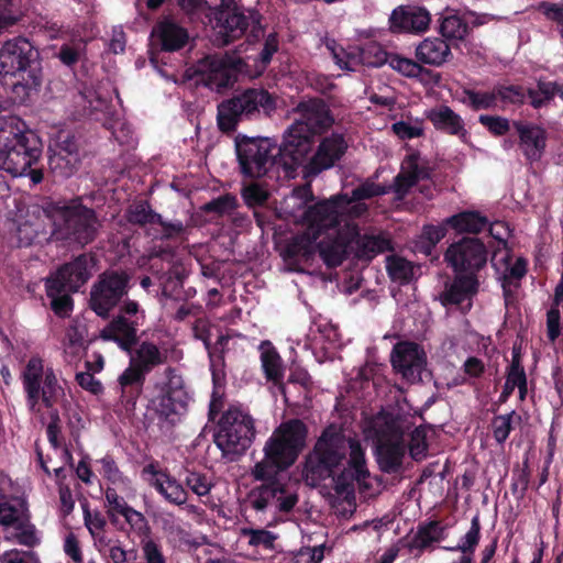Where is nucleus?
I'll use <instances>...</instances> for the list:
<instances>
[{
	"instance_id": "1",
	"label": "nucleus",
	"mask_w": 563,
	"mask_h": 563,
	"mask_svg": "<svg viewBox=\"0 0 563 563\" xmlns=\"http://www.w3.org/2000/svg\"><path fill=\"white\" fill-rule=\"evenodd\" d=\"M313 199L309 185L298 187L285 197L277 207L280 218L301 223L303 232L297 238V245L305 254L318 249L319 254L328 266H338L344 261L346 238L338 240L339 212L342 197H330L308 206Z\"/></svg>"
},
{
	"instance_id": "2",
	"label": "nucleus",
	"mask_w": 563,
	"mask_h": 563,
	"mask_svg": "<svg viewBox=\"0 0 563 563\" xmlns=\"http://www.w3.org/2000/svg\"><path fill=\"white\" fill-rule=\"evenodd\" d=\"M368 471L358 441L344 435L335 426L327 428L307 456L302 476L310 486L333 476L335 492L353 497L354 482L362 483Z\"/></svg>"
},
{
	"instance_id": "3",
	"label": "nucleus",
	"mask_w": 563,
	"mask_h": 563,
	"mask_svg": "<svg viewBox=\"0 0 563 563\" xmlns=\"http://www.w3.org/2000/svg\"><path fill=\"white\" fill-rule=\"evenodd\" d=\"M42 146L37 136L14 115H0V169L13 177L43 180Z\"/></svg>"
},
{
	"instance_id": "4",
	"label": "nucleus",
	"mask_w": 563,
	"mask_h": 563,
	"mask_svg": "<svg viewBox=\"0 0 563 563\" xmlns=\"http://www.w3.org/2000/svg\"><path fill=\"white\" fill-rule=\"evenodd\" d=\"M41 81L38 52L31 42L22 37L7 41L0 48V82L11 89L14 102L27 101Z\"/></svg>"
},
{
	"instance_id": "5",
	"label": "nucleus",
	"mask_w": 563,
	"mask_h": 563,
	"mask_svg": "<svg viewBox=\"0 0 563 563\" xmlns=\"http://www.w3.org/2000/svg\"><path fill=\"white\" fill-rule=\"evenodd\" d=\"M308 430L299 419L282 422L266 440L264 459L256 463L252 474L258 481H266L289 468L306 446Z\"/></svg>"
},
{
	"instance_id": "6",
	"label": "nucleus",
	"mask_w": 563,
	"mask_h": 563,
	"mask_svg": "<svg viewBox=\"0 0 563 563\" xmlns=\"http://www.w3.org/2000/svg\"><path fill=\"white\" fill-rule=\"evenodd\" d=\"M299 119L287 130L282 152L294 164H301L311 151L310 135L332 123L327 106L320 100H309L298 106Z\"/></svg>"
},
{
	"instance_id": "7",
	"label": "nucleus",
	"mask_w": 563,
	"mask_h": 563,
	"mask_svg": "<svg viewBox=\"0 0 563 563\" xmlns=\"http://www.w3.org/2000/svg\"><path fill=\"white\" fill-rule=\"evenodd\" d=\"M207 19L219 45L238 40L247 32L253 40L263 35L260 14L254 10L240 8L234 0H221L219 8L212 14H207Z\"/></svg>"
},
{
	"instance_id": "8",
	"label": "nucleus",
	"mask_w": 563,
	"mask_h": 563,
	"mask_svg": "<svg viewBox=\"0 0 563 563\" xmlns=\"http://www.w3.org/2000/svg\"><path fill=\"white\" fill-rule=\"evenodd\" d=\"M23 390L26 395L29 409L41 412V406L52 408L65 396L63 383L52 367H45L38 356H32L21 374Z\"/></svg>"
},
{
	"instance_id": "9",
	"label": "nucleus",
	"mask_w": 563,
	"mask_h": 563,
	"mask_svg": "<svg viewBox=\"0 0 563 563\" xmlns=\"http://www.w3.org/2000/svg\"><path fill=\"white\" fill-rule=\"evenodd\" d=\"M54 222L53 234L57 239L73 240L81 245L89 243L97 230V220L91 209L79 200L56 202L45 211Z\"/></svg>"
},
{
	"instance_id": "10",
	"label": "nucleus",
	"mask_w": 563,
	"mask_h": 563,
	"mask_svg": "<svg viewBox=\"0 0 563 563\" xmlns=\"http://www.w3.org/2000/svg\"><path fill=\"white\" fill-rule=\"evenodd\" d=\"M255 437L254 420L241 406L229 407L219 420L214 443L231 459L244 453Z\"/></svg>"
},
{
	"instance_id": "11",
	"label": "nucleus",
	"mask_w": 563,
	"mask_h": 563,
	"mask_svg": "<svg viewBox=\"0 0 563 563\" xmlns=\"http://www.w3.org/2000/svg\"><path fill=\"white\" fill-rule=\"evenodd\" d=\"M276 108L275 98L265 89H247L218 107V124L222 131H231L239 120L269 115Z\"/></svg>"
},
{
	"instance_id": "12",
	"label": "nucleus",
	"mask_w": 563,
	"mask_h": 563,
	"mask_svg": "<svg viewBox=\"0 0 563 563\" xmlns=\"http://www.w3.org/2000/svg\"><path fill=\"white\" fill-rule=\"evenodd\" d=\"M377 461L385 472H395L405 456V422L400 419L377 418Z\"/></svg>"
},
{
	"instance_id": "13",
	"label": "nucleus",
	"mask_w": 563,
	"mask_h": 563,
	"mask_svg": "<svg viewBox=\"0 0 563 563\" xmlns=\"http://www.w3.org/2000/svg\"><path fill=\"white\" fill-rule=\"evenodd\" d=\"M0 525L7 541L25 547H34L40 542L37 531L30 522L25 501L21 498L0 497Z\"/></svg>"
},
{
	"instance_id": "14",
	"label": "nucleus",
	"mask_w": 563,
	"mask_h": 563,
	"mask_svg": "<svg viewBox=\"0 0 563 563\" xmlns=\"http://www.w3.org/2000/svg\"><path fill=\"white\" fill-rule=\"evenodd\" d=\"M249 60L235 55L207 56L196 67L200 81L212 90L231 86L238 76H245Z\"/></svg>"
},
{
	"instance_id": "15",
	"label": "nucleus",
	"mask_w": 563,
	"mask_h": 563,
	"mask_svg": "<svg viewBox=\"0 0 563 563\" xmlns=\"http://www.w3.org/2000/svg\"><path fill=\"white\" fill-rule=\"evenodd\" d=\"M276 144L268 137L236 140V153L242 173L250 178L264 176L272 165Z\"/></svg>"
},
{
	"instance_id": "16",
	"label": "nucleus",
	"mask_w": 563,
	"mask_h": 563,
	"mask_svg": "<svg viewBox=\"0 0 563 563\" xmlns=\"http://www.w3.org/2000/svg\"><path fill=\"white\" fill-rule=\"evenodd\" d=\"M386 189L373 181H365L352 191V195H335L334 197H343L344 202L340 200L339 212V234L338 240H342L343 235L346 240V247L349 242L356 235V225L353 223L352 218H357L367 211V206L363 200L372 198L374 196L383 195Z\"/></svg>"
},
{
	"instance_id": "17",
	"label": "nucleus",
	"mask_w": 563,
	"mask_h": 563,
	"mask_svg": "<svg viewBox=\"0 0 563 563\" xmlns=\"http://www.w3.org/2000/svg\"><path fill=\"white\" fill-rule=\"evenodd\" d=\"M157 395L151 400L153 410L161 417L175 421L188 404L189 396L184 387L181 376L174 371H166L163 382L156 386Z\"/></svg>"
},
{
	"instance_id": "18",
	"label": "nucleus",
	"mask_w": 563,
	"mask_h": 563,
	"mask_svg": "<svg viewBox=\"0 0 563 563\" xmlns=\"http://www.w3.org/2000/svg\"><path fill=\"white\" fill-rule=\"evenodd\" d=\"M48 151V166L55 176L66 178L75 174L80 159L75 136L69 130L56 131L51 137Z\"/></svg>"
},
{
	"instance_id": "19",
	"label": "nucleus",
	"mask_w": 563,
	"mask_h": 563,
	"mask_svg": "<svg viewBox=\"0 0 563 563\" xmlns=\"http://www.w3.org/2000/svg\"><path fill=\"white\" fill-rule=\"evenodd\" d=\"M444 257L459 275L475 276L487 262V251L478 239H462L449 246Z\"/></svg>"
},
{
	"instance_id": "20",
	"label": "nucleus",
	"mask_w": 563,
	"mask_h": 563,
	"mask_svg": "<svg viewBox=\"0 0 563 563\" xmlns=\"http://www.w3.org/2000/svg\"><path fill=\"white\" fill-rule=\"evenodd\" d=\"M327 48L332 53L333 59L341 69L355 71L360 66L378 67L387 63L388 57L383 47L376 42H369L365 46H350L340 48L334 41L327 43Z\"/></svg>"
},
{
	"instance_id": "21",
	"label": "nucleus",
	"mask_w": 563,
	"mask_h": 563,
	"mask_svg": "<svg viewBox=\"0 0 563 563\" xmlns=\"http://www.w3.org/2000/svg\"><path fill=\"white\" fill-rule=\"evenodd\" d=\"M128 276L118 273H104L92 287L90 306L101 317H106L126 292Z\"/></svg>"
},
{
	"instance_id": "22",
	"label": "nucleus",
	"mask_w": 563,
	"mask_h": 563,
	"mask_svg": "<svg viewBox=\"0 0 563 563\" xmlns=\"http://www.w3.org/2000/svg\"><path fill=\"white\" fill-rule=\"evenodd\" d=\"M393 367L408 382L421 379V373L427 364L424 351L415 342H398L391 352Z\"/></svg>"
},
{
	"instance_id": "23",
	"label": "nucleus",
	"mask_w": 563,
	"mask_h": 563,
	"mask_svg": "<svg viewBox=\"0 0 563 563\" xmlns=\"http://www.w3.org/2000/svg\"><path fill=\"white\" fill-rule=\"evenodd\" d=\"M346 148L347 143L343 135L334 133L322 140L317 152L309 161L305 159L297 165L303 166L305 177L316 176L320 172L332 167L343 156Z\"/></svg>"
},
{
	"instance_id": "24",
	"label": "nucleus",
	"mask_w": 563,
	"mask_h": 563,
	"mask_svg": "<svg viewBox=\"0 0 563 563\" xmlns=\"http://www.w3.org/2000/svg\"><path fill=\"white\" fill-rule=\"evenodd\" d=\"M430 12L422 7L400 5L389 16V27L396 33L420 34L428 31Z\"/></svg>"
},
{
	"instance_id": "25",
	"label": "nucleus",
	"mask_w": 563,
	"mask_h": 563,
	"mask_svg": "<svg viewBox=\"0 0 563 563\" xmlns=\"http://www.w3.org/2000/svg\"><path fill=\"white\" fill-rule=\"evenodd\" d=\"M298 501V496L291 488L277 482L263 485L255 498L253 507L256 510L275 508L280 511H289Z\"/></svg>"
},
{
	"instance_id": "26",
	"label": "nucleus",
	"mask_w": 563,
	"mask_h": 563,
	"mask_svg": "<svg viewBox=\"0 0 563 563\" xmlns=\"http://www.w3.org/2000/svg\"><path fill=\"white\" fill-rule=\"evenodd\" d=\"M93 266L92 257L81 255L62 266L47 279H56V284L63 286L66 290L77 291L91 277Z\"/></svg>"
},
{
	"instance_id": "27",
	"label": "nucleus",
	"mask_w": 563,
	"mask_h": 563,
	"mask_svg": "<svg viewBox=\"0 0 563 563\" xmlns=\"http://www.w3.org/2000/svg\"><path fill=\"white\" fill-rule=\"evenodd\" d=\"M143 476L167 501L175 505L186 503L187 492L180 483L165 471L151 464L144 467Z\"/></svg>"
},
{
	"instance_id": "28",
	"label": "nucleus",
	"mask_w": 563,
	"mask_h": 563,
	"mask_svg": "<svg viewBox=\"0 0 563 563\" xmlns=\"http://www.w3.org/2000/svg\"><path fill=\"white\" fill-rule=\"evenodd\" d=\"M514 126L518 133L519 147L530 162L539 161L547 146V131L538 124L516 121Z\"/></svg>"
},
{
	"instance_id": "29",
	"label": "nucleus",
	"mask_w": 563,
	"mask_h": 563,
	"mask_svg": "<svg viewBox=\"0 0 563 563\" xmlns=\"http://www.w3.org/2000/svg\"><path fill=\"white\" fill-rule=\"evenodd\" d=\"M426 118L437 130L457 136L463 143H468L470 134L464 120L450 107L440 104L424 112Z\"/></svg>"
},
{
	"instance_id": "30",
	"label": "nucleus",
	"mask_w": 563,
	"mask_h": 563,
	"mask_svg": "<svg viewBox=\"0 0 563 563\" xmlns=\"http://www.w3.org/2000/svg\"><path fill=\"white\" fill-rule=\"evenodd\" d=\"M189 40L188 32L172 20L159 22L152 31L151 45L153 48L159 47L163 51H178L184 47Z\"/></svg>"
},
{
	"instance_id": "31",
	"label": "nucleus",
	"mask_w": 563,
	"mask_h": 563,
	"mask_svg": "<svg viewBox=\"0 0 563 563\" xmlns=\"http://www.w3.org/2000/svg\"><path fill=\"white\" fill-rule=\"evenodd\" d=\"M427 178H429V170L420 164L418 155L411 154L404 159L393 189L397 197L401 199L412 186Z\"/></svg>"
},
{
	"instance_id": "32",
	"label": "nucleus",
	"mask_w": 563,
	"mask_h": 563,
	"mask_svg": "<svg viewBox=\"0 0 563 563\" xmlns=\"http://www.w3.org/2000/svg\"><path fill=\"white\" fill-rule=\"evenodd\" d=\"M390 247V241L385 235L378 234H364L361 235L356 228V235L353 236L345 255L354 252L360 258L371 260L379 253L387 251ZM346 256H344L345 258Z\"/></svg>"
},
{
	"instance_id": "33",
	"label": "nucleus",
	"mask_w": 563,
	"mask_h": 563,
	"mask_svg": "<svg viewBox=\"0 0 563 563\" xmlns=\"http://www.w3.org/2000/svg\"><path fill=\"white\" fill-rule=\"evenodd\" d=\"M492 264L504 282L508 283L520 279L527 272V261L522 257L514 258L508 249H497Z\"/></svg>"
},
{
	"instance_id": "34",
	"label": "nucleus",
	"mask_w": 563,
	"mask_h": 563,
	"mask_svg": "<svg viewBox=\"0 0 563 563\" xmlns=\"http://www.w3.org/2000/svg\"><path fill=\"white\" fill-rule=\"evenodd\" d=\"M478 282L475 276L457 275L449 289L441 296L442 303L448 305H463L464 308H470V298L476 292Z\"/></svg>"
},
{
	"instance_id": "35",
	"label": "nucleus",
	"mask_w": 563,
	"mask_h": 563,
	"mask_svg": "<svg viewBox=\"0 0 563 563\" xmlns=\"http://www.w3.org/2000/svg\"><path fill=\"white\" fill-rule=\"evenodd\" d=\"M417 58L424 64L441 66L451 56L449 44L440 37H427L416 48Z\"/></svg>"
},
{
	"instance_id": "36",
	"label": "nucleus",
	"mask_w": 563,
	"mask_h": 563,
	"mask_svg": "<svg viewBox=\"0 0 563 563\" xmlns=\"http://www.w3.org/2000/svg\"><path fill=\"white\" fill-rule=\"evenodd\" d=\"M100 336L117 342L122 350H129L136 338V321L119 316L101 331Z\"/></svg>"
},
{
	"instance_id": "37",
	"label": "nucleus",
	"mask_w": 563,
	"mask_h": 563,
	"mask_svg": "<svg viewBox=\"0 0 563 563\" xmlns=\"http://www.w3.org/2000/svg\"><path fill=\"white\" fill-rule=\"evenodd\" d=\"M38 220L34 213H26L25 216L19 214L10 221L9 229L16 245H30L38 236L41 227Z\"/></svg>"
},
{
	"instance_id": "38",
	"label": "nucleus",
	"mask_w": 563,
	"mask_h": 563,
	"mask_svg": "<svg viewBox=\"0 0 563 563\" xmlns=\"http://www.w3.org/2000/svg\"><path fill=\"white\" fill-rule=\"evenodd\" d=\"M260 353L262 367L266 378L275 385H278L280 390L284 393V366L278 352L269 341H264L260 345Z\"/></svg>"
},
{
	"instance_id": "39",
	"label": "nucleus",
	"mask_w": 563,
	"mask_h": 563,
	"mask_svg": "<svg viewBox=\"0 0 563 563\" xmlns=\"http://www.w3.org/2000/svg\"><path fill=\"white\" fill-rule=\"evenodd\" d=\"M277 49V37L275 34H269L265 40L264 48L258 57L246 56L245 58H243L244 60H249V65L246 66L247 70H245V76L249 78H256L261 76L266 69V66L268 65Z\"/></svg>"
},
{
	"instance_id": "40",
	"label": "nucleus",
	"mask_w": 563,
	"mask_h": 563,
	"mask_svg": "<svg viewBox=\"0 0 563 563\" xmlns=\"http://www.w3.org/2000/svg\"><path fill=\"white\" fill-rule=\"evenodd\" d=\"M165 353L151 342H143L131 356V361L146 373L153 367L164 363Z\"/></svg>"
},
{
	"instance_id": "41",
	"label": "nucleus",
	"mask_w": 563,
	"mask_h": 563,
	"mask_svg": "<svg viewBox=\"0 0 563 563\" xmlns=\"http://www.w3.org/2000/svg\"><path fill=\"white\" fill-rule=\"evenodd\" d=\"M516 388L518 389L519 398L521 400L525 399L527 394V377L517 355L514 356L508 369L501 398L506 400Z\"/></svg>"
},
{
	"instance_id": "42",
	"label": "nucleus",
	"mask_w": 563,
	"mask_h": 563,
	"mask_svg": "<svg viewBox=\"0 0 563 563\" xmlns=\"http://www.w3.org/2000/svg\"><path fill=\"white\" fill-rule=\"evenodd\" d=\"M445 224L450 225L459 233H476L486 227L487 219L481 216L478 212L464 211L448 218L445 220Z\"/></svg>"
},
{
	"instance_id": "43",
	"label": "nucleus",
	"mask_w": 563,
	"mask_h": 563,
	"mask_svg": "<svg viewBox=\"0 0 563 563\" xmlns=\"http://www.w3.org/2000/svg\"><path fill=\"white\" fill-rule=\"evenodd\" d=\"M63 286L56 284V279H46V294L51 298L52 309L59 317H66L73 309V301L69 294Z\"/></svg>"
},
{
	"instance_id": "44",
	"label": "nucleus",
	"mask_w": 563,
	"mask_h": 563,
	"mask_svg": "<svg viewBox=\"0 0 563 563\" xmlns=\"http://www.w3.org/2000/svg\"><path fill=\"white\" fill-rule=\"evenodd\" d=\"M440 33L448 40L463 41L468 34V22L451 11H445L440 19Z\"/></svg>"
},
{
	"instance_id": "45",
	"label": "nucleus",
	"mask_w": 563,
	"mask_h": 563,
	"mask_svg": "<svg viewBox=\"0 0 563 563\" xmlns=\"http://www.w3.org/2000/svg\"><path fill=\"white\" fill-rule=\"evenodd\" d=\"M445 223L441 225H426L416 244V250L430 255L433 247L445 236Z\"/></svg>"
},
{
	"instance_id": "46",
	"label": "nucleus",
	"mask_w": 563,
	"mask_h": 563,
	"mask_svg": "<svg viewBox=\"0 0 563 563\" xmlns=\"http://www.w3.org/2000/svg\"><path fill=\"white\" fill-rule=\"evenodd\" d=\"M386 268L390 278L399 283H408L415 275L412 264L400 256H388Z\"/></svg>"
},
{
	"instance_id": "47",
	"label": "nucleus",
	"mask_w": 563,
	"mask_h": 563,
	"mask_svg": "<svg viewBox=\"0 0 563 563\" xmlns=\"http://www.w3.org/2000/svg\"><path fill=\"white\" fill-rule=\"evenodd\" d=\"M85 350L84 329L71 327L66 333L64 341V353L68 362H73L80 356Z\"/></svg>"
},
{
	"instance_id": "48",
	"label": "nucleus",
	"mask_w": 563,
	"mask_h": 563,
	"mask_svg": "<svg viewBox=\"0 0 563 563\" xmlns=\"http://www.w3.org/2000/svg\"><path fill=\"white\" fill-rule=\"evenodd\" d=\"M479 523L478 519L474 518L472 520L471 529L466 532V534L462 538L460 543L455 547L446 548L449 551H461L463 555H471L473 558V553L475 548L479 541Z\"/></svg>"
},
{
	"instance_id": "49",
	"label": "nucleus",
	"mask_w": 563,
	"mask_h": 563,
	"mask_svg": "<svg viewBox=\"0 0 563 563\" xmlns=\"http://www.w3.org/2000/svg\"><path fill=\"white\" fill-rule=\"evenodd\" d=\"M128 219L132 223L146 224L161 221V216L154 213L145 202L134 203L128 211Z\"/></svg>"
},
{
	"instance_id": "50",
	"label": "nucleus",
	"mask_w": 563,
	"mask_h": 563,
	"mask_svg": "<svg viewBox=\"0 0 563 563\" xmlns=\"http://www.w3.org/2000/svg\"><path fill=\"white\" fill-rule=\"evenodd\" d=\"M391 130L398 137L410 140L423 134V123L418 119L401 120L394 123Z\"/></svg>"
},
{
	"instance_id": "51",
	"label": "nucleus",
	"mask_w": 563,
	"mask_h": 563,
	"mask_svg": "<svg viewBox=\"0 0 563 563\" xmlns=\"http://www.w3.org/2000/svg\"><path fill=\"white\" fill-rule=\"evenodd\" d=\"M185 482L189 489L199 497L208 496L213 487L212 479L199 472H189Z\"/></svg>"
},
{
	"instance_id": "52",
	"label": "nucleus",
	"mask_w": 563,
	"mask_h": 563,
	"mask_svg": "<svg viewBox=\"0 0 563 563\" xmlns=\"http://www.w3.org/2000/svg\"><path fill=\"white\" fill-rule=\"evenodd\" d=\"M80 98L84 101V108L89 110L91 113H106L108 111V99L100 91H97L93 88L86 89L80 95Z\"/></svg>"
},
{
	"instance_id": "53",
	"label": "nucleus",
	"mask_w": 563,
	"mask_h": 563,
	"mask_svg": "<svg viewBox=\"0 0 563 563\" xmlns=\"http://www.w3.org/2000/svg\"><path fill=\"white\" fill-rule=\"evenodd\" d=\"M427 430L424 428H416L411 434L408 443V449L413 460H422L427 455Z\"/></svg>"
},
{
	"instance_id": "54",
	"label": "nucleus",
	"mask_w": 563,
	"mask_h": 563,
	"mask_svg": "<svg viewBox=\"0 0 563 563\" xmlns=\"http://www.w3.org/2000/svg\"><path fill=\"white\" fill-rule=\"evenodd\" d=\"M99 464L101 466L99 470L100 474L113 485H121L123 487L130 486V481L121 474L112 459L108 456L102 457Z\"/></svg>"
},
{
	"instance_id": "55",
	"label": "nucleus",
	"mask_w": 563,
	"mask_h": 563,
	"mask_svg": "<svg viewBox=\"0 0 563 563\" xmlns=\"http://www.w3.org/2000/svg\"><path fill=\"white\" fill-rule=\"evenodd\" d=\"M443 529L437 522H430L421 527L416 536V544L419 548H427L433 542L442 539Z\"/></svg>"
},
{
	"instance_id": "56",
	"label": "nucleus",
	"mask_w": 563,
	"mask_h": 563,
	"mask_svg": "<svg viewBox=\"0 0 563 563\" xmlns=\"http://www.w3.org/2000/svg\"><path fill=\"white\" fill-rule=\"evenodd\" d=\"M84 519L87 529L93 538L95 544H99V539L106 540L107 537L103 532L106 520L98 512H90L87 508L84 511Z\"/></svg>"
},
{
	"instance_id": "57",
	"label": "nucleus",
	"mask_w": 563,
	"mask_h": 563,
	"mask_svg": "<svg viewBox=\"0 0 563 563\" xmlns=\"http://www.w3.org/2000/svg\"><path fill=\"white\" fill-rule=\"evenodd\" d=\"M387 63L394 70L407 77H416L421 71L420 65L415 60L398 55L389 56Z\"/></svg>"
},
{
	"instance_id": "58",
	"label": "nucleus",
	"mask_w": 563,
	"mask_h": 563,
	"mask_svg": "<svg viewBox=\"0 0 563 563\" xmlns=\"http://www.w3.org/2000/svg\"><path fill=\"white\" fill-rule=\"evenodd\" d=\"M242 534L249 538V543L253 547H262L272 549L276 540V536L264 529H243Z\"/></svg>"
},
{
	"instance_id": "59",
	"label": "nucleus",
	"mask_w": 563,
	"mask_h": 563,
	"mask_svg": "<svg viewBox=\"0 0 563 563\" xmlns=\"http://www.w3.org/2000/svg\"><path fill=\"white\" fill-rule=\"evenodd\" d=\"M98 551L102 554H108L113 563H125L128 561L126 551L122 549L118 541L110 539H99V544L96 545Z\"/></svg>"
},
{
	"instance_id": "60",
	"label": "nucleus",
	"mask_w": 563,
	"mask_h": 563,
	"mask_svg": "<svg viewBox=\"0 0 563 563\" xmlns=\"http://www.w3.org/2000/svg\"><path fill=\"white\" fill-rule=\"evenodd\" d=\"M242 197L250 207L261 206L268 199V191L262 185L251 183L244 186Z\"/></svg>"
},
{
	"instance_id": "61",
	"label": "nucleus",
	"mask_w": 563,
	"mask_h": 563,
	"mask_svg": "<svg viewBox=\"0 0 563 563\" xmlns=\"http://www.w3.org/2000/svg\"><path fill=\"white\" fill-rule=\"evenodd\" d=\"M556 84L554 82H539L537 90H529V97L531 99V104L534 108L542 107L547 101L552 99L555 96Z\"/></svg>"
},
{
	"instance_id": "62",
	"label": "nucleus",
	"mask_w": 563,
	"mask_h": 563,
	"mask_svg": "<svg viewBox=\"0 0 563 563\" xmlns=\"http://www.w3.org/2000/svg\"><path fill=\"white\" fill-rule=\"evenodd\" d=\"M142 553L145 563H165L166 561L161 545L147 537L142 540Z\"/></svg>"
},
{
	"instance_id": "63",
	"label": "nucleus",
	"mask_w": 563,
	"mask_h": 563,
	"mask_svg": "<svg viewBox=\"0 0 563 563\" xmlns=\"http://www.w3.org/2000/svg\"><path fill=\"white\" fill-rule=\"evenodd\" d=\"M538 10L548 19L560 26V33L563 37V3L541 2Z\"/></svg>"
},
{
	"instance_id": "64",
	"label": "nucleus",
	"mask_w": 563,
	"mask_h": 563,
	"mask_svg": "<svg viewBox=\"0 0 563 563\" xmlns=\"http://www.w3.org/2000/svg\"><path fill=\"white\" fill-rule=\"evenodd\" d=\"M1 563H41L37 555L31 551L10 550L0 555Z\"/></svg>"
}]
</instances>
